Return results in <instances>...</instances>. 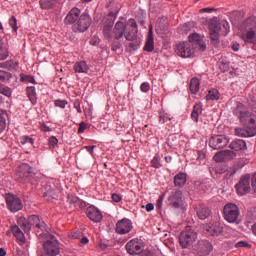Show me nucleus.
<instances>
[{
	"label": "nucleus",
	"mask_w": 256,
	"mask_h": 256,
	"mask_svg": "<svg viewBox=\"0 0 256 256\" xmlns=\"http://www.w3.org/2000/svg\"><path fill=\"white\" fill-rule=\"evenodd\" d=\"M137 33V22L134 19L128 20L126 24L118 21L114 27L113 20H108L102 28L103 37L110 43L111 51H119L123 47V35L126 41H135Z\"/></svg>",
	"instance_id": "1"
},
{
	"label": "nucleus",
	"mask_w": 256,
	"mask_h": 256,
	"mask_svg": "<svg viewBox=\"0 0 256 256\" xmlns=\"http://www.w3.org/2000/svg\"><path fill=\"white\" fill-rule=\"evenodd\" d=\"M18 225L23 229L25 233H29L31 231V228L39 229V231H42V233H49L51 229L43 219H40L38 215H30L28 216L27 220L25 218H19L18 219Z\"/></svg>",
	"instance_id": "2"
},
{
	"label": "nucleus",
	"mask_w": 256,
	"mask_h": 256,
	"mask_svg": "<svg viewBox=\"0 0 256 256\" xmlns=\"http://www.w3.org/2000/svg\"><path fill=\"white\" fill-rule=\"evenodd\" d=\"M38 238L46 239L43 243V247L49 256H57L61 253V247L59 246V241L55 239V236L49 232L39 234Z\"/></svg>",
	"instance_id": "3"
},
{
	"label": "nucleus",
	"mask_w": 256,
	"mask_h": 256,
	"mask_svg": "<svg viewBox=\"0 0 256 256\" xmlns=\"http://www.w3.org/2000/svg\"><path fill=\"white\" fill-rule=\"evenodd\" d=\"M241 31H244L243 39L246 43L256 45V17L252 16L246 19L241 26Z\"/></svg>",
	"instance_id": "4"
},
{
	"label": "nucleus",
	"mask_w": 256,
	"mask_h": 256,
	"mask_svg": "<svg viewBox=\"0 0 256 256\" xmlns=\"http://www.w3.org/2000/svg\"><path fill=\"white\" fill-rule=\"evenodd\" d=\"M15 179L18 183H33L35 168L29 166V164L20 165L16 171Z\"/></svg>",
	"instance_id": "5"
},
{
	"label": "nucleus",
	"mask_w": 256,
	"mask_h": 256,
	"mask_svg": "<svg viewBox=\"0 0 256 256\" xmlns=\"http://www.w3.org/2000/svg\"><path fill=\"white\" fill-rule=\"evenodd\" d=\"M239 207L236 204L228 203L223 208V216L227 223H236L239 225Z\"/></svg>",
	"instance_id": "6"
},
{
	"label": "nucleus",
	"mask_w": 256,
	"mask_h": 256,
	"mask_svg": "<svg viewBox=\"0 0 256 256\" xmlns=\"http://www.w3.org/2000/svg\"><path fill=\"white\" fill-rule=\"evenodd\" d=\"M197 240V233L192 229H188L182 231L179 235V243L183 249H187V247H191L193 243Z\"/></svg>",
	"instance_id": "7"
},
{
	"label": "nucleus",
	"mask_w": 256,
	"mask_h": 256,
	"mask_svg": "<svg viewBox=\"0 0 256 256\" xmlns=\"http://www.w3.org/2000/svg\"><path fill=\"white\" fill-rule=\"evenodd\" d=\"M91 16L88 14H81L76 24L72 26L74 33H85L91 27Z\"/></svg>",
	"instance_id": "8"
},
{
	"label": "nucleus",
	"mask_w": 256,
	"mask_h": 256,
	"mask_svg": "<svg viewBox=\"0 0 256 256\" xmlns=\"http://www.w3.org/2000/svg\"><path fill=\"white\" fill-rule=\"evenodd\" d=\"M238 195H247L251 191V176H242L239 182L235 185Z\"/></svg>",
	"instance_id": "9"
},
{
	"label": "nucleus",
	"mask_w": 256,
	"mask_h": 256,
	"mask_svg": "<svg viewBox=\"0 0 256 256\" xmlns=\"http://www.w3.org/2000/svg\"><path fill=\"white\" fill-rule=\"evenodd\" d=\"M227 145H229V137L225 135H215L209 139V147L211 149H224Z\"/></svg>",
	"instance_id": "10"
},
{
	"label": "nucleus",
	"mask_w": 256,
	"mask_h": 256,
	"mask_svg": "<svg viewBox=\"0 0 256 256\" xmlns=\"http://www.w3.org/2000/svg\"><path fill=\"white\" fill-rule=\"evenodd\" d=\"M175 53L178 54L179 57L187 59L192 57L194 51L190 42H182L176 45Z\"/></svg>",
	"instance_id": "11"
},
{
	"label": "nucleus",
	"mask_w": 256,
	"mask_h": 256,
	"mask_svg": "<svg viewBox=\"0 0 256 256\" xmlns=\"http://www.w3.org/2000/svg\"><path fill=\"white\" fill-rule=\"evenodd\" d=\"M6 205L12 213H17V211H21V209H23V202H21L19 197L13 194H8L6 196Z\"/></svg>",
	"instance_id": "12"
},
{
	"label": "nucleus",
	"mask_w": 256,
	"mask_h": 256,
	"mask_svg": "<svg viewBox=\"0 0 256 256\" xmlns=\"http://www.w3.org/2000/svg\"><path fill=\"white\" fill-rule=\"evenodd\" d=\"M133 229V223L127 218L119 220L116 224V233L119 235H127Z\"/></svg>",
	"instance_id": "13"
},
{
	"label": "nucleus",
	"mask_w": 256,
	"mask_h": 256,
	"mask_svg": "<svg viewBox=\"0 0 256 256\" xmlns=\"http://www.w3.org/2000/svg\"><path fill=\"white\" fill-rule=\"evenodd\" d=\"M86 214L88 219L94 223H101V221H103V214L101 213V210L95 206H89L86 209Z\"/></svg>",
	"instance_id": "14"
},
{
	"label": "nucleus",
	"mask_w": 256,
	"mask_h": 256,
	"mask_svg": "<svg viewBox=\"0 0 256 256\" xmlns=\"http://www.w3.org/2000/svg\"><path fill=\"white\" fill-rule=\"evenodd\" d=\"M81 17V10L77 7L72 8L64 19L65 25H76L77 21Z\"/></svg>",
	"instance_id": "15"
},
{
	"label": "nucleus",
	"mask_w": 256,
	"mask_h": 256,
	"mask_svg": "<svg viewBox=\"0 0 256 256\" xmlns=\"http://www.w3.org/2000/svg\"><path fill=\"white\" fill-rule=\"evenodd\" d=\"M126 251L129 255H140L143 251V244L139 240H130L126 244Z\"/></svg>",
	"instance_id": "16"
},
{
	"label": "nucleus",
	"mask_w": 256,
	"mask_h": 256,
	"mask_svg": "<svg viewBox=\"0 0 256 256\" xmlns=\"http://www.w3.org/2000/svg\"><path fill=\"white\" fill-rule=\"evenodd\" d=\"M168 201L171 207H174V209H179V207L183 205V192L181 190H176L168 198Z\"/></svg>",
	"instance_id": "17"
},
{
	"label": "nucleus",
	"mask_w": 256,
	"mask_h": 256,
	"mask_svg": "<svg viewBox=\"0 0 256 256\" xmlns=\"http://www.w3.org/2000/svg\"><path fill=\"white\" fill-rule=\"evenodd\" d=\"M242 123L249 128L251 135H256V114L249 112Z\"/></svg>",
	"instance_id": "18"
},
{
	"label": "nucleus",
	"mask_w": 256,
	"mask_h": 256,
	"mask_svg": "<svg viewBox=\"0 0 256 256\" xmlns=\"http://www.w3.org/2000/svg\"><path fill=\"white\" fill-rule=\"evenodd\" d=\"M205 231L208 233V235H211L212 237H219L221 233H223V224L220 222H214L211 225L205 226Z\"/></svg>",
	"instance_id": "19"
},
{
	"label": "nucleus",
	"mask_w": 256,
	"mask_h": 256,
	"mask_svg": "<svg viewBox=\"0 0 256 256\" xmlns=\"http://www.w3.org/2000/svg\"><path fill=\"white\" fill-rule=\"evenodd\" d=\"M210 25H212V29H215L223 37L229 33V22L226 20H222L220 22H212Z\"/></svg>",
	"instance_id": "20"
},
{
	"label": "nucleus",
	"mask_w": 256,
	"mask_h": 256,
	"mask_svg": "<svg viewBox=\"0 0 256 256\" xmlns=\"http://www.w3.org/2000/svg\"><path fill=\"white\" fill-rule=\"evenodd\" d=\"M211 213V208L205 204H199L196 207V215L202 221H205V219H209V217H211Z\"/></svg>",
	"instance_id": "21"
},
{
	"label": "nucleus",
	"mask_w": 256,
	"mask_h": 256,
	"mask_svg": "<svg viewBox=\"0 0 256 256\" xmlns=\"http://www.w3.org/2000/svg\"><path fill=\"white\" fill-rule=\"evenodd\" d=\"M234 115L238 117L242 123L245 121V118L249 115V111H247V107L241 102L236 103V107L233 109Z\"/></svg>",
	"instance_id": "22"
},
{
	"label": "nucleus",
	"mask_w": 256,
	"mask_h": 256,
	"mask_svg": "<svg viewBox=\"0 0 256 256\" xmlns=\"http://www.w3.org/2000/svg\"><path fill=\"white\" fill-rule=\"evenodd\" d=\"M213 251V245L208 240H201L198 242V253L201 256H207Z\"/></svg>",
	"instance_id": "23"
},
{
	"label": "nucleus",
	"mask_w": 256,
	"mask_h": 256,
	"mask_svg": "<svg viewBox=\"0 0 256 256\" xmlns=\"http://www.w3.org/2000/svg\"><path fill=\"white\" fill-rule=\"evenodd\" d=\"M155 49V40L153 38V26H149L148 37L144 46V51L151 53Z\"/></svg>",
	"instance_id": "24"
},
{
	"label": "nucleus",
	"mask_w": 256,
	"mask_h": 256,
	"mask_svg": "<svg viewBox=\"0 0 256 256\" xmlns=\"http://www.w3.org/2000/svg\"><path fill=\"white\" fill-rule=\"evenodd\" d=\"M229 147L232 151H245L247 149V143L244 140L236 139L230 143Z\"/></svg>",
	"instance_id": "25"
},
{
	"label": "nucleus",
	"mask_w": 256,
	"mask_h": 256,
	"mask_svg": "<svg viewBox=\"0 0 256 256\" xmlns=\"http://www.w3.org/2000/svg\"><path fill=\"white\" fill-rule=\"evenodd\" d=\"M155 31L157 35H160L161 37H163L164 35H167V33H169L167 22L163 20H158L155 26Z\"/></svg>",
	"instance_id": "26"
},
{
	"label": "nucleus",
	"mask_w": 256,
	"mask_h": 256,
	"mask_svg": "<svg viewBox=\"0 0 256 256\" xmlns=\"http://www.w3.org/2000/svg\"><path fill=\"white\" fill-rule=\"evenodd\" d=\"M187 183V174L180 172L174 177L175 187H183Z\"/></svg>",
	"instance_id": "27"
},
{
	"label": "nucleus",
	"mask_w": 256,
	"mask_h": 256,
	"mask_svg": "<svg viewBox=\"0 0 256 256\" xmlns=\"http://www.w3.org/2000/svg\"><path fill=\"white\" fill-rule=\"evenodd\" d=\"M74 71L75 73H87V71H89V66L85 61L76 62L74 64Z\"/></svg>",
	"instance_id": "28"
},
{
	"label": "nucleus",
	"mask_w": 256,
	"mask_h": 256,
	"mask_svg": "<svg viewBox=\"0 0 256 256\" xmlns=\"http://www.w3.org/2000/svg\"><path fill=\"white\" fill-rule=\"evenodd\" d=\"M201 113H203V105H201V103L195 104L191 113L193 121L197 123V121H199V115H201Z\"/></svg>",
	"instance_id": "29"
},
{
	"label": "nucleus",
	"mask_w": 256,
	"mask_h": 256,
	"mask_svg": "<svg viewBox=\"0 0 256 256\" xmlns=\"http://www.w3.org/2000/svg\"><path fill=\"white\" fill-rule=\"evenodd\" d=\"M210 39L213 45H219V35H221L215 28H212V24H209Z\"/></svg>",
	"instance_id": "30"
},
{
	"label": "nucleus",
	"mask_w": 256,
	"mask_h": 256,
	"mask_svg": "<svg viewBox=\"0 0 256 256\" xmlns=\"http://www.w3.org/2000/svg\"><path fill=\"white\" fill-rule=\"evenodd\" d=\"M235 135H237V137H255V135L251 134L248 127H246V129L236 128Z\"/></svg>",
	"instance_id": "31"
},
{
	"label": "nucleus",
	"mask_w": 256,
	"mask_h": 256,
	"mask_svg": "<svg viewBox=\"0 0 256 256\" xmlns=\"http://www.w3.org/2000/svg\"><path fill=\"white\" fill-rule=\"evenodd\" d=\"M220 97H221V94H219V90L211 89L208 92L206 99H207V101H219Z\"/></svg>",
	"instance_id": "32"
},
{
	"label": "nucleus",
	"mask_w": 256,
	"mask_h": 256,
	"mask_svg": "<svg viewBox=\"0 0 256 256\" xmlns=\"http://www.w3.org/2000/svg\"><path fill=\"white\" fill-rule=\"evenodd\" d=\"M201 82L197 78H192L190 81V91L193 95L199 92Z\"/></svg>",
	"instance_id": "33"
},
{
	"label": "nucleus",
	"mask_w": 256,
	"mask_h": 256,
	"mask_svg": "<svg viewBox=\"0 0 256 256\" xmlns=\"http://www.w3.org/2000/svg\"><path fill=\"white\" fill-rule=\"evenodd\" d=\"M27 96L29 97L31 103L35 105L37 103V93L35 92V87H27Z\"/></svg>",
	"instance_id": "34"
},
{
	"label": "nucleus",
	"mask_w": 256,
	"mask_h": 256,
	"mask_svg": "<svg viewBox=\"0 0 256 256\" xmlns=\"http://www.w3.org/2000/svg\"><path fill=\"white\" fill-rule=\"evenodd\" d=\"M40 7L41 9H52V7H55L56 2L53 0H40Z\"/></svg>",
	"instance_id": "35"
},
{
	"label": "nucleus",
	"mask_w": 256,
	"mask_h": 256,
	"mask_svg": "<svg viewBox=\"0 0 256 256\" xmlns=\"http://www.w3.org/2000/svg\"><path fill=\"white\" fill-rule=\"evenodd\" d=\"M130 43L128 44V47L131 48L132 51H137L139 47H141V40L139 38H136L135 40H128Z\"/></svg>",
	"instance_id": "36"
},
{
	"label": "nucleus",
	"mask_w": 256,
	"mask_h": 256,
	"mask_svg": "<svg viewBox=\"0 0 256 256\" xmlns=\"http://www.w3.org/2000/svg\"><path fill=\"white\" fill-rule=\"evenodd\" d=\"M13 75L7 71L0 70V83H6Z\"/></svg>",
	"instance_id": "37"
},
{
	"label": "nucleus",
	"mask_w": 256,
	"mask_h": 256,
	"mask_svg": "<svg viewBox=\"0 0 256 256\" xmlns=\"http://www.w3.org/2000/svg\"><path fill=\"white\" fill-rule=\"evenodd\" d=\"M214 161H216V163H223V161H226L225 158V150H222L220 152H217L214 157H213Z\"/></svg>",
	"instance_id": "38"
},
{
	"label": "nucleus",
	"mask_w": 256,
	"mask_h": 256,
	"mask_svg": "<svg viewBox=\"0 0 256 256\" xmlns=\"http://www.w3.org/2000/svg\"><path fill=\"white\" fill-rule=\"evenodd\" d=\"M199 42H201V35H199L198 33H193L189 35L188 43H195V45H197V43Z\"/></svg>",
	"instance_id": "39"
},
{
	"label": "nucleus",
	"mask_w": 256,
	"mask_h": 256,
	"mask_svg": "<svg viewBox=\"0 0 256 256\" xmlns=\"http://www.w3.org/2000/svg\"><path fill=\"white\" fill-rule=\"evenodd\" d=\"M21 145H33L35 140L29 136H21L19 139Z\"/></svg>",
	"instance_id": "40"
},
{
	"label": "nucleus",
	"mask_w": 256,
	"mask_h": 256,
	"mask_svg": "<svg viewBox=\"0 0 256 256\" xmlns=\"http://www.w3.org/2000/svg\"><path fill=\"white\" fill-rule=\"evenodd\" d=\"M0 68L9 70L15 69V62H13V60L2 62L0 63Z\"/></svg>",
	"instance_id": "41"
},
{
	"label": "nucleus",
	"mask_w": 256,
	"mask_h": 256,
	"mask_svg": "<svg viewBox=\"0 0 256 256\" xmlns=\"http://www.w3.org/2000/svg\"><path fill=\"white\" fill-rule=\"evenodd\" d=\"M115 19H117V12L110 11L108 13V16H107L105 22H104L103 27H105V25H107V23H109V21H111V20L113 21V25H115Z\"/></svg>",
	"instance_id": "42"
},
{
	"label": "nucleus",
	"mask_w": 256,
	"mask_h": 256,
	"mask_svg": "<svg viewBox=\"0 0 256 256\" xmlns=\"http://www.w3.org/2000/svg\"><path fill=\"white\" fill-rule=\"evenodd\" d=\"M9 57V50L0 44V61H5Z\"/></svg>",
	"instance_id": "43"
},
{
	"label": "nucleus",
	"mask_w": 256,
	"mask_h": 256,
	"mask_svg": "<svg viewBox=\"0 0 256 256\" xmlns=\"http://www.w3.org/2000/svg\"><path fill=\"white\" fill-rule=\"evenodd\" d=\"M224 156L226 161H229L231 159H235L237 157V153H235L233 150H224Z\"/></svg>",
	"instance_id": "44"
},
{
	"label": "nucleus",
	"mask_w": 256,
	"mask_h": 256,
	"mask_svg": "<svg viewBox=\"0 0 256 256\" xmlns=\"http://www.w3.org/2000/svg\"><path fill=\"white\" fill-rule=\"evenodd\" d=\"M9 25L10 27H12L13 31L15 33H17L19 27H17V18H15V16H12L10 19H9Z\"/></svg>",
	"instance_id": "45"
},
{
	"label": "nucleus",
	"mask_w": 256,
	"mask_h": 256,
	"mask_svg": "<svg viewBox=\"0 0 256 256\" xmlns=\"http://www.w3.org/2000/svg\"><path fill=\"white\" fill-rule=\"evenodd\" d=\"M1 95H5V97H11V88L7 86H0Z\"/></svg>",
	"instance_id": "46"
},
{
	"label": "nucleus",
	"mask_w": 256,
	"mask_h": 256,
	"mask_svg": "<svg viewBox=\"0 0 256 256\" xmlns=\"http://www.w3.org/2000/svg\"><path fill=\"white\" fill-rule=\"evenodd\" d=\"M50 149H55V146L59 143V140L55 136H52L48 140Z\"/></svg>",
	"instance_id": "47"
},
{
	"label": "nucleus",
	"mask_w": 256,
	"mask_h": 256,
	"mask_svg": "<svg viewBox=\"0 0 256 256\" xmlns=\"http://www.w3.org/2000/svg\"><path fill=\"white\" fill-rule=\"evenodd\" d=\"M236 249H239L241 247H246L248 249H251V244H249L247 241H239L235 244Z\"/></svg>",
	"instance_id": "48"
},
{
	"label": "nucleus",
	"mask_w": 256,
	"mask_h": 256,
	"mask_svg": "<svg viewBox=\"0 0 256 256\" xmlns=\"http://www.w3.org/2000/svg\"><path fill=\"white\" fill-rule=\"evenodd\" d=\"M21 81H24L25 83H35V77L24 75L21 77Z\"/></svg>",
	"instance_id": "49"
},
{
	"label": "nucleus",
	"mask_w": 256,
	"mask_h": 256,
	"mask_svg": "<svg viewBox=\"0 0 256 256\" xmlns=\"http://www.w3.org/2000/svg\"><path fill=\"white\" fill-rule=\"evenodd\" d=\"M151 165L152 167H154L155 169H159V167H161V162H159V157L155 156L152 161H151Z\"/></svg>",
	"instance_id": "50"
},
{
	"label": "nucleus",
	"mask_w": 256,
	"mask_h": 256,
	"mask_svg": "<svg viewBox=\"0 0 256 256\" xmlns=\"http://www.w3.org/2000/svg\"><path fill=\"white\" fill-rule=\"evenodd\" d=\"M140 89L142 93H148L149 89H151V86L149 85V83L144 82L141 84Z\"/></svg>",
	"instance_id": "51"
},
{
	"label": "nucleus",
	"mask_w": 256,
	"mask_h": 256,
	"mask_svg": "<svg viewBox=\"0 0 256 256\" xmlns=\"http://www.w3.org/2000/svg\"><path fill=\"white\" fill-rule=\"evenodd\" d=\"M56 107H60V109H65V106L67 105L66 100H55Z\"/></svg>",
	"instance_id": "52"
},
{
	"label": "nucleus",
	"mask_w": 256,
	"mask_h": 256,
	"mask_svg": "<svg viewBox=\"0 0 256 256\" xmlns=\"http://www.w3.org/2000/svg\"><path fill=\"white\" fill-rule=\"evenodd\" d=\"M159 119L160 123H167V121H171L169 114H160Z\"/></svg>",
	"instance_id": "53"
},
{
	"label": "nucleus",
	"mask_w": 256,
	"mask_h": 256,
	"mask_svg": "<svg viewBox=\"0 0 256 256\" xmlns=\"http://www.w3.org/2000/svg\"><path fill=\"white\" fill-rule=\"evenodd\" d=\"M16 239L19 241L20 245H23L25 243V234L23 232L16 234Z\"/></svg>",
	"instance_id": "54"
},
{
	"label": "nucleus",
	"mask_w": 256,
	"mask_h": 256,
	"mask_svg": "<svg viewBox=\"0 0 256 256\" xmlns=\"http://www.w3.org/2000/svg\"><path fill=\"white\" fill-rule=\"evenodd\" d=\"M5 118L3 117V114L0 113V133H3L5 131Z\"/></svg>",
	"instance_id": "55"
},
{
	"label": "nucleus",
	"mask_w": 256,
	"mask_h": 256,
	"mask_svg": "<svg viewBox=\"0 0 256 256\" xmlns=\"http://www.w3.org/2000/svg\"><path fill=\"white\" fill-rule=\"evenodd\" d=\"M123 197H121V194L113 193L112 194V200L114 203H121Z\"/></svg>",
	"instance_id": "56"
},
{
	"label": "nucleus",
	"mask_w": 256,
	"mask_h": 256,
	"mask_svg": "<svg viewBox=\"0 0 256 256\" xmlns=\"http://www.w3.org/2000/svg\"><path fill=\"white\" fill-rule=\"evenodd\" d=\"M85 129H87V123L82 121V122L79 124L78 133H79V134L85 133Z\"/></svg>",
	"instance_id": "57"
},
{
	"label": "nucleus",
	"mask_w": 256,
	"mask_h": 256,
	"mask_svg": "<svg viewBox=\"0 0 256 256\" xmlns=\"http://www.w3.org/2000/svg\"><path fill=\"white\" fill-rule=\"evenodd\" d=\"M163 199H165V194H162L161 196H159V198L157 200L156 207L158 209H161L163 207Z\"/></svg>",
	"instance_id": "58"
},
{
	"label": "nucleus",
	"mask_w": 256,
	"mask_h": 256,
	"mask_svg": "<svg viewBox=\"0 0 256 256\" xmlns=\"http://www.w3.org/2000/svg\"><path fill=\"white\" fill-rule=\"evenodd\" d=\"M68 201L70 205H75L76 203H79V198L77 196H69Z\"/></svg>",
	"instance_id": "59"
},
{
	"label": "nucleus",
	"mask_w": 256,
	"mask_h": 256,
	"mask_svg": "<svg viewBox=\"0 0 256 256\" xmlns=\"http://www.w3.org/2000/svg\"><path fill=\"white\" fill-rule=\"evenodd\" d=\"M12 233L15 236L19 235V233H23L21 231V228H19V226L15 225V226H12Z\"/></svg>",
	"instance_id": "60"
},
{
	"label": "nucleus",
	"mask_w": 256,
	"mask_h": 256,
	"mask_svg": "<svg viewBox=\"0 0 256 256\" xmlns=\"http://www.w3.org/2000/svg\"><path fill=\"white\" fill-rule=\"evenodd\" d=\"M198 46V49L200 51H205V49H207V45L205 44V42H203V40H201L199 43L196 44Z\"/></svg>",
	"instance_id": "61"
},
{
	"label": "nucleus",
	"mask_w": 256,
	"mask_h": 256,
	"mask_svg": "<svg viewBox=\"0 0 256 256\" xmlns=\"http://www.w3.org/2000/svg\"><path fill=\"white\" fill-rule=\"evenodd\" d=\"M74 109H76L78 113H82L81 102L79 100L74 101Z\"/></svg>",
	"instance_id": "62"
},
{
	"label": "nucleus",
	"mask_w": 256,
	"mask_h": 256,
	"mask_svg": "<svg viewBox=\"0 0 256 256\" xmlns=\"http://www.w3.org/2000/svg\"><path fill=\"white\" fill-rule=\"evenodd\" d=\"M139 256H153V252L150 250H142Z\"/></svg>",
	"instance_id": "63"
},
{
	"label": "nucleus",
	"mask_w": 256,
	"mask_h": 256,
	"mask_svg": "<svg viewBox=\"0 0 256 256\" xmlns=\"http://www.w3.org/2000/svg\"><path fill=\"white\" fill-rule=\"evenodd\" d=\"M16 256H25V250L17 247L16 248Z\"/></svg>",
	"instance_id": "64"
}]
</instances>
